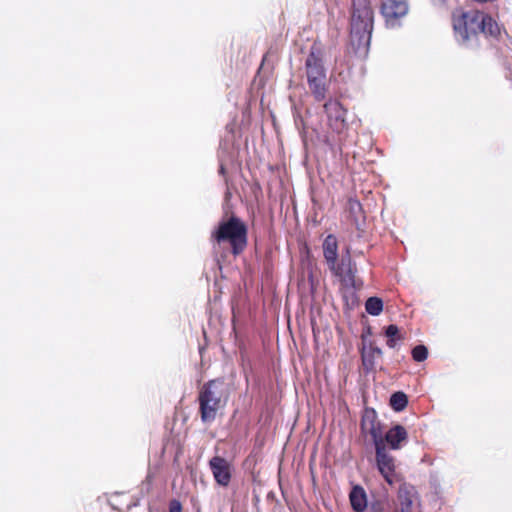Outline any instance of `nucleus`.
<instances>
[{"instance_id": "obj_1", "label": "nucleus", "mask_w": 512, "mask_h": 512, "mask_svg": "<svg viewBox=\"0 0 512 512\" xmlns=\"http://www.w3.org/2000/svg\"><path fill=\"white\" fill-rule=\"evenodd\" d=\"M452 26L455 35L463 42L477 37L479 33L498 39L501 29L498 23L487 13L480 10L457 9L452 13Z\"/></svg>"}, {"instance_id": "obj_2", "label": "nucleus", "mask_w": 512, "mask_h": 512, "mask_svg": "<svg viewBox=\"0 0 512 512\" xmlns=\"http://www.w3.org/2000/svg\"><path fill=\"white\" fill-rule=\"evenodd\" d=\"M350 43L356 54L367 56L374 25L370 0H352Z\"/></svg>"}, {"instance_id": "obj_3", "label": "nucleus", "mask_w": 512, "mask_h": 512, "mask_svg": "<svg viewBox=\"0 0 512 512\" xmlns=\"http://www.w3.org/2000/svg\"><path fill=\"white\" fill-rule=\"evenodd\" d=\"M230 398L228 384L220 378L209 380L198 391L199 415L204 424L214 422Z\"/></svg>"}, {"instance_id": "obj_4", "label": "nucleus", "mask_w": 512, "mask_h": 512, "mask_svg": "<svg viewBox=\"0 0 512 512\" xmlns=\"http://www.w3.org/2000/svg\"><path fill=\"white\" fill-rule=\"evenodd\" d=\"M211 239L217 244L228 243L231 253L238 256L248 245V227L242 219L232 214L228 219L219 222L211 233Z\"/></svg>"}, {"instance_id": "obj_5", "label": "nucleus", "mask_w": 512, "mask_h": 512, "mask_svg": "<svg viewBox=\"0 0 512 512\" xmlns=\"http://www.w3.org/2000/svg\"><path fill=\"white\" fill-rule=\"evenodd\" d=\"M305 73L308 88L315 101L321 102L328 92L326 69L323 63V52L313 45L305 60Z\"/></svg>"}, {"instance_id": "obj_6", "label": "nucleus", "mask_w": 512, "mask_h": 512, "mask_svg": "<svg viewBox=\"0 0 512 512\" xmlns=\"http://www.w3.org/2000/svg\"><path fill=\"white\" fill-rule=\"evenodd\" d=\"M379 9L386 27L396 28L408 14L409 3L407 0H382Z\"/></svg>"}, {"instance_id": "obj_7", "label": "nucleus", "mask_w": 512, "mask_h": 512, "mask_svg": "<svg viewBox=\"0 0 512 512\" xmlns=\"http://www.w3.org/2000/svg\"><path fill=\"white\" fill-rule=\"evenodd\" d=\"M329 270L338 277L345 286L355 287L357 267L350 254V248H346L340 261L337 260L328 266Z\"/></svg>"}, {"instance_id": "obj_8", "label": "nucleus", "mask_w": 512, "mask_h": 512, "mask_svg": "<svg viewBox=\"0 0 512 512\" xmlns=\"http://www.w3.org/2000/svg\"><path fill=\"white\" fill-rule=\"evenodd\" d=\"M375 457L377 468L389 485L401 481V477L396 471L395 458L388 452L385 444L375 448Z\"/></svg>"}, {"instance_id": "obj_9", "label": "nucleus", "mask_w": 512, "mask_h": 512, "mask_svg": "<svg viewBox=\"0 0 512 512\" xmlns=\"http://www.w3.org/2000/svg\"><path fill=\"white\" fill-rule=\"evenodd\" d=\"M360 428L363 435H370L372 437L375 448L384 445L383 427L373 408H366L364 410Z\"/></svg>"}, {"instance_id": "obj_10", "label": "nucleus", "mask_w": 512, "mask_h": 512, "mask_svg": "<svg viewBox=\"0 0 512 512\" xmlns=\"http://www.w3.org/2000/svg\"><path fill=\"white\" fill-rule=\"evenodd\" d=\"M209 468L218 485L227 487L230 484L232 479V465L227 459L221 456H214L209 460Z\"/></svg>"}, {"instance_id": "obj_11", "label": "nucleus", "mask_w": 512, "mask_h": 512, "mask_svg": "<svg viewBox=\"0 0 512 512\" xmlns=\"http://www.w3.org/2000/svg\"><path fill=\"white\" fill-rule=\"evenodd\" d=\"M324 110L328 116L329 126L337 131L341 132L346 128V114L347 110L342 106L338 100H328L324 104Z\"/></svg>"}, {"instance_id": "obj_12", "label": "nucleus", "mask_w": 512, "mask_h": 512, "mask_svg": "<svg viewBox=\"0 0 512 512\" xmlns=\"http://www.w3.org/2000/svg\"><path fill=\"white\" fill-rule=\"evenodd\" d=\"M346 220L358 231H363L366 215L362 204L355 197H349L344 209Z\"/></svg>"}, {"instance_id": "obj_13", "label": "nucleus", "mask_w": 512, "mask_h": 512, "mask_svg": "<svg viewBox=\"0 0 512 512\" xmlns=\"http://www.w3.org/2000/svg\"><path fill=\"white\" fill-rule=\"evenodd\" d=\"M360 353L365 373L375 372L382 358V350L370 342L367 346L363 345Z\"/></svg>"}, {"instance_id": "obj_14", "label": "nucleus", "mask_w": 512, "mask_h": 512, "mask_svg": "<svg viewBox=\"0 0 512 512\" xmlns=\"http://www.w3.org/2000/svg\"><path fill=\"white\" fill-rule=\"evenodd\" d=\"M385 446L393 450L401 449L408 440V433L402 425L391 427L385 434L383 433Z\"/></svg>"}, {"instance_id": "obj_15", "label": "nucleus", "mask_w": 512, "mask_h": 512, "mask_svg": "<svg viewBox=\"0 0 512 512\" xmlns=\"http://www.w3.org/2000/svg\"><path fill=\"white\" fill-rule=\"evenodd\" d=\"M351 507L356 512H363L367 508V495L364 488L360 485L352 487L349 493Z\"/></svg>"}, {"instance_id": "obj_16", "label": "nucleus", "mask_w": 512, "mask_h": 512, "mask_svg": "<svg viewBox=\"0 0 512 512\" xmlns=\"http://www.w3.org/2000/svg\"><path fill=\"white\" fill-rule=\"evenodd\" d=\"M323 256L328 266L338 259V242L335 235L329 234L324 239Z\"/></svg>"}, {"instance_id": "obj_17", "label": "nucleus", "mask_w": 512, "mask_h": 512, "mask_svg": "<svg viewBox=\"0 0 512 512\" xmlns=\"http://www.w3.org/2000/svg\"><path fill=\"white\" fill-rule=\"evenodd\" d=\"M385 336L387 337V346L389 348H395L396 345L404 340V336L400 334L397 325L390 324L385 328Z\"/></svg>"}, {"instance_id": "obj_18", "label": "nucleus", "mask_w": 512, "mask_h": 512, "mask_svg": "<svg viewBox=\"0 0 512 512\" xmlns=\"http://www.w3.org/2000/svg\"><path fill=\"white\" fill-rule=\"evenodd\" d=\"M408 404V398L403 392H395L390 397V405L395 411H402Z\"/></svg>"}, {"instance_id": "obj_19", "label": "nucleus", "mask_w": 512, "mask_h": 512, "mask_svg": "<svg viewBox=\"0 0 512 512\" xmlns=\"http://www.w3.org/2000/svg\"><path fill=\"white\" fill-rule=\"evenodd\" d=\"M399 512H417L413 508V500L407 491H399Z\"/></svg>"}, {"instance_id": "obj_20", "label": "nucleus", "mask_w": 512, "mask_h": 512, "mask_svg": "<svg viewBox=\"0 0 512 512\" xmlns=\"http://www.w3.org/2000/svg\"><path fill=\"white\" fill-rule=\"evenodd\" d=\"M365 309L368 314L377 316L383 310V301L378 297H369L366 300Z\"/></svg>"}, {"instance_id": "obj_21", "label": "nucleus", "mask_w": 512, "mask_h": 512, "mask_svg": "<svg viewBox=\"0 0 512 512\" xmlns=\"http://www.w3.org/2000/svg\"><path fill=\"white\" fill-rule=\"evenodd\" d=\"M428 357V349L424 345H417L412 349V358L416 362H423Z\"/></svg>"}, {"instance_id": "obj_22", "label": "nucleus", "mask_w": 512, "mask_h": 512, "mask_svg": "<svg viewBox=\"0 0 512 512\" xmlns=\"http://www.w3.org/2000/svg\"><path fill=\"white\" fill-rule=\"evenodd\" d=\"M367 512H387L386 504L382 501H373L368 507Z\"/></svg>"}, {"instance_id": "obj_23", "label": "nucleus", "mask_w": 512, "mask_h": 512, "mask_svg": "<svg viewBox=\"0 0 512 512\" xmlns=\"http://www.w3.org/2000/svg\"><path fill=\"white\" fill-rule=\"evenodd\" d=\"M168 512H183V505L178 499L169 501Z\"/></svg>"}, {"instance_id": "obj_24", "label": "nucleus", "mask_w": 512, "mask_h": 512, "mask_svg": "<svg viewBox=\"0 0 512 512\" xmlns=\"http://www.w3.org/2000/svg\"><path fill=\"white\" fill-rule=\"evenodd\" d=\"M220 172H221V173H224V167H223V166H221V168H220Z\"/></svg>"}]
</instances>
